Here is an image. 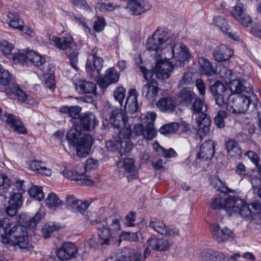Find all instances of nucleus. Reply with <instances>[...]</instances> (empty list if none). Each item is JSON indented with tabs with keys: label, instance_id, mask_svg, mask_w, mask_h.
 I'll return each mask as SVG.
<instances>
[{
	"label": "nucleus",
	"instance_id": "a878e982",
	"mask_svg": "<svg viewBox=\"0 0 261 261\" xmlns=\"http://www.w3.org/2000/svg\"><path fill=\"white\" fill-rule=\"evenodd\" d=\"M159 89L158 82L155 80H151L142 87V95L148 99L152 100L156 96Z\"/></svg>",
	"mask_w": 261,
	"mask_h": 261
},
{
	"label": "nucleus",
	"instance_id": "4d7b16f0",
	"mask_svg": "<svg viewBox=\"0 0 261 261\" xmlns=\"http://www.w3.org/2000/svg\"><path fill=\"white\" fill-rule=\"evenodd\" d=\"M140 254H135L133 256H127L125 254L121 253L117 256L114 261H140Z\"/></svg>",
	"mask_w": 261,
	"mask_h": 261
},
{
	"label": "nucleus",
	"instance_id": "f257e3e1",
	"mask_svg": "<svg viewBox=\"0 0 261 261\" xmlns=\"http://www.w3.org/2000/svg\"><path fill=\"white\" fill-rule=\"evenodd\" d=\"M121 218L119 217H109L106 220L97 224L98 241L91 238L87 241L86 246L92 249H104L113 244L115 239L120 231V224Z\"/></svg>",
	"mask_w": 261,
	"mask_h": 261
},
{
	"label": "nucleus",
	"instance_id": "774afa93",
	"mask_svg": "<svg viewBox=\"0 0 261 261\" xmlns=\"http://www.w3.org/2000/svg\"><path fill=\"white\" fill-rule=\"evenodd\" d=\"M98 165L97 161H95L93 159H88L86 161V164L84 166L85 170L86 172L95 169Z\"/></svg>",
	"mask_w": 261,
	"mask_h": 261
},
{
	"label": "nucleus",
	"instance_id": "dca6fc26",
	"mask_svg": "<svg viewBox=\"0 0 261 261\" xmlns=\"http://www.w3.org/2000/svg\"><path fill=\"white\" fill-rule=\"evenodd\" d=\"M75 88L81 94H89L91 95L90 97H88L87 102L92 101L93 96L96 95V85L93 82L84 80H79L75 84Z\"/></svg>",
	"mask_w": 261,
	"mask_h": 261
},
{
	"label": "nucleus",
	"instance_id": "6ab92c4d",
	"mask_svg": "<svg viewBox=\"0 0 261 261\" xmlns=\"http://www.w3.org/2000/svg\"><path fill=\"white\" fill-rule=\"evenodd\" d=\"M71 47L68 58L69 60V63L71 66L75 70H78L77 63H78V55L79 52L77 50V47L73 41L72 37L70 34H66V49L67 48Z\"/></svg>",
	"mask_w": 261,
	"mask_h": 261
},
{
	"label": "nucleus",
	"instance_id": "4468645a",
	"mask_svg": "<svg viewBox=\"0 0 261 261\" xmlns=\"http://www.w3.org/2000/svg\"><path fill=\"white\" fill-rule=\"evenodd\" d=\"M216 184V187H218L217 190L221 191L222 193L212 199L211 206L214 210L225 209V203L227 198L226 193L230 192V190L223 184L220 179H217Z\"/></svg>",
	"mask_w": 261,
	"mask_h": 261
},
{
	"label": "nucleus",
	"instance_id": "052dcab7",
	"mask_svg": "<svg viewBox=\"0 0 261 261\" xmlns=\"http://www.w3.org/2000/svg\"><path fill=\"white\" fill-rule=\"evenodd\" d=\"M72 4L80 9L91 11V8L85 0H70Z\"/></svg>",
	"mask_w": 261,
	"mask_h": 261
},
{
	"label": "nucleus",
	"instance_id": "f03ea898",
	"mask_svg": "<svg viewBox=\"0 0 261 261\" xmlns=\"http://www.w3.org/2000/svg\"><path fill=\"white\" fill-rule=\"evenodd\" d=\"M174 35L165 28H158L153 33L152 37L148 39L146 48L150 52H153L155 58L161 57L165 48L173 45L175 41Z\"/></svg>",
	"mask_w": 261,
	"mask_h": 261
},
{
	"label": "nucleus",
	"instance_id": "1a4fd4ad",
	"mask_svg": "<svg viewBox=\"0 0 261 261\" xmlns=\"http://www.w3.org/2000/svg\"><path fill=\"white\" fill-rule=\"evenodd\" d=\"M149 226L155 231L166 237H174L179 235V230L170 228L167 226L164 221L156 218H151Z\"/></svg>",
	"mask_w": 261,
	"mask_h": 261
},
{
	"label": "nucleus",
	"instance_id": "37998d69",
	"mask_svg": "<svg viewBox=\"0 0 261 261\" xmlns=\"http://www.w3.org/2000/svg\"><path fill=\"white\" fill-rule=\"evenodd\" d=\"M229 83V89L232 93L240 94L245 91L246 87L240 80H232Z\"/></svg>",
	"mask_w": 261,
	"mask_h": 261
},
{
	"label": "nucleus",
	"instance_id": "0e129e2a",
	"mask_svg": "<svg viewBox=\"0 0 261 261\" xmlns=\"http://www.w3.org/2000/svg\"><path fill=\"white\" fill-rule=\"evenodd\" d=\"M245 155L250 159L256 167L258 166L260 159L257 153L253 151L249 150L246 152Z\"/></svg>",
	"mask_w": 261,
	"mask_h": 261
},
{
	"label": "nucleus",
	"instance_id": "ea45409f",
	"mask_svg": "<svg viewBox=\"0 0 261 261\" xmlns=\"http://www.w3.org/2000/svg\"><path fill=\"white\" fill-rule=\"evenodd\" d=\"M62 228L60 224L55 222L46 223L42 228L41 232L42 236L45 239L50 237L51 233L55 231L59 230Z\"/></svg>",
	"mask_w": 261,
	"mask_h": 261
},
{
	"label": "nucleus",
	"instance_id": "bf43d9fd",
	"mask_svg": "<svg viewBox=\"0 0 261 261\" xmlns=\"http://www.w3.org/2000/svg\"><path fill=\"white\" fill-rule=\"evenodd\" d=\"M66 109H67L68 114L70 117L73 119H78L80 117V113L81 111L80 107L76 106L68 107L66 106Z\"/></svg>",
	"mask_w": 261,
	"mask_h": 261
},
{
	"label": "nucleus",
	"instance_id": "6e6d98bb",
	"mask_svg": "<svg viewBox=\"0 0 261 261\" xmlns=\"http://www.w3.org/2000/svg\"><path fill=\"white\" fill-rule=\"evenodd\" d=\"M120 145L119 137L118 139L113 138L106 142V146L107 149L111 152L117 151Z\"/></svg>",
	"mask_w": 261,
	"mask_h": 261
},
{
	"label": "nucleus",
	"instance_id": "de8ad7c7",
	"mask_svg": "<svg viewBox=\"0 0 261 261\" xmlns=\"http://www.w3.org/2000/svg\"><path fill=\"white\" fill-rule=\"evenodd\" d=\"M29 195L38 201H41L44 198L42 187L34 186L28 191Z\"/></svg>",
	"mask_w": 261,
	"mask_h": 261
},
{
	"label": "nucleus",
	"instance_id": "9b49d317",
	"mask_svg": "<svg viewBox=\"0 0 261 261\" xmlns=\"http://www.w3.org/2000/svg\"><path fill=\"white\" fill-rule=\"evenodd\" d=\"M233 18L245 27H248L252 22V19L247 13L246 8L241 3H237L231 10Z\"/></svg>",
	"mask_w": 261,
	"mask_h": 261
},
{
	"label": "nucleus",
	"instance_id": "e2e57ef3",
	"mask_svg": "<svg viewBox=\"0 0 261 261\" xmlns=\"http://www.w3.org/2000/svg\"><path fill=\"white\" fill-rule=\"evenodd\" d=\"M51 41L54 42L55 45L60 49H65V38L58 37L57 36H53Z\"/></svg>",
	"mask_w": 261,
	"mask_h": 261
},
{
	"label": "nucleus",
	"instance_id": "72a5a7b5",
	"mask_svg": "<svg viewBox=\"0 0 261 261\" xmlns=\"http://www.w3.org/2000/svg\"><path fill=\"white\" fill-rule=\"evenodd\" d=\"M77 248L72 243L66 242V261H81Z\"/></svg>",
	"mask_w": 261,
	"mask_h": 261
},
{
	"label": "nucleus",
	"instance_id": "0eeeda50",
	"mask_svg": "<svg viewBox=\"0 0 261 261\" xmlns=\"http://www.w3.org/2000/svg\"><path fill=\"white\" fill-rule=\"evenodd\" d=\"M227 197L225 203V210L228 214H237L244 218L250 215L251 211L249 206L241 199L227 194Z\"/></svg>",
	"mask_w": 261,
	"mask_h": 261
},
{
	"label": "nucleus",
	"instance_id": "a19ab883",
	"mask_svg": "<svg viewBox=\"0 0 261 261\" xmlns=\"http://www.w3.org/2000/svg\"><path fill=\"white\" fill-rule=\"evenodd\" d=\"M46 204L51 210H55L60 208L63 204L57 195L53 193L49 194L46 199Z\"/></svg>",
	"mask_w": 261,
	"mask_h": 261
},
{
	"label": "nucleus",
	"instance_id": "f8f14e48",
	"mask_svg": "<svg viewBox=\"0 0 261 261\" xmlns=\"http://www.w3.org/2000/svg\"><path fill=\"white\" fill-rule=\"evenodd\" d=\"M129 121L128 115L119 109L114 110L109 118L110 123L114 128L119 129L123 126L124 128H130Z\"/></svg>",
	"mask_w": 261,
	"mask_h": 261
},
{
	"label": "nucleus",
	"instance_id": "ddd939ff",
	"mask_svg": "<svg viewBox=\"0 0 261 261\" xmlns=\"http://www.w3.org/2000/svg\"><path fill=\"white\" fill-rule=\"evenodd\" d=\"M132 134V129L128 127L121 129L119 133L118 153L121 155L128 153L133 148V143L130 140Z\"/></svg>",
	"mask_w": 261,
	"mask_h": 261
},
{
	"label": "nucleus",
	"instance_id": "a18cd8bd",
	"mask_svg": "<svg viewBox=\"0 0 261 261\" xmlns=\"http://www.w3.org/2000/svg\"><path fill=\"white\" fill-rule=\"evenodd\" d=\"M179 125L178 123L172 122L165 124L159 129V132L164 135L175 133L179 128Z\"/></svg>",
	"mask_w": 261,
	"mask_h": 261
},
{
	"label": "nucleus",
	"instance_id": "5fc2aeb1",
	"mask_svg": "<svg viewBox=\"0 0 261 261\" xmlns=\"http://www.w3.org/2000/svg\"><path fill=\"white\" fill-rule=\"evenodd\" d=\"M13 48V44L6 40H0V51L3 54L5 55H10Z\"/></svg>",
	"mask_w": 261,
	"mask_h": 261
},
{
	"label": "nucleus",
	"instance_id": "7c9ffc66",
	"mask_svg": "<svg viewBox=\"0 0 261 261\" xmlns=\"http://www.w3.org/2000/svg\"><path fill=\"white\" fill-rule=\"evenodd\" d=\"M3 21L6 22L8 25L14 29H20L21 25L24 24L23 20L15 13H8L5 17H4Z\"/></svg>",
	"mask_w": 261,
	"mask_h": 261
},
{
	"label": "nucleus",
	"instance_id": "412c9836",
	"mask_svg": "<svg viewBox=\"0 0 261 261\" xmlns=\"http://www.w3.org/2000/svg\"><path fill=\"white\" fill-rule=\"evenodd\" d=\"M120 74L114 68H110L106 71L103 77L97 81L98 85L102 88H106L110 85L118 82Z\"/></svg>",
	"mask_w": 261,
	"mask_h": 261
},
{
	"label": "nucleus",
	"instance_id": "f3484780",
	"mask_svg": "<svg viewBox=\"0 0 261 261\" xmlns=\"http://www.w3.org/2000/svg\"><path fill=\"white\" fill-rule=\"evenodd\" d=\"M170 49L172 54L171 57L179 61L180 65H181V63L187 61L190 56L188 48L184 44L176 43L174 41Z\"/></svg>",
	"mask_w": 261,
	"mask_h": 261
},
{
	"label": "nucleus",
	"instance_id": "58836bf2",
	"mask_svg": "<svg viewBox=\"0 0 261 261\" xmlns=\"http://www.w3.org/2000/svg\"><path fill=\"white\" fill-rule=\"evenodd\" d=\"M66 178L71 180H83L84 184L88 186L92 185V181L85 175L84 173H79L75 171L68 170L66 171Z\"/></svg>",
	"mask_w": 261,
	"mask_h": 261
},
{
	"label": "nucleus",
	"instance_id": "8fccbe9b",
	"mask_svg": "<svg viewBox=\"0 0 261 261\" xmlns=\"http://www.w3.org/2000/svg\"><path fill=\"white\" fill-rule=\"evenodd\" d=\"M219 76L226 83H229L232 79V72L231 70L222 66L219 72Z\"/></svg>",
	"mask_w": 261,
	"mask_h": 261
},
{
	"label": "nucleus",
	"instance_id": "6e6552de",
	"mask_svg": "<svg viewBox=\"0 0 261 261\" xmlns=\"http://www.w3.org/2000/svg\"><path fill=\"white\" fill-rule=\"evenodd\" d=\"M210 90L215 96L216 104L220 107L226 106V108L228 102H226V99L231 95H229L226 87L220 82H216L211 86Z\"/></svg>",
	"mask_w": 261,
	"mask_h": 261
},
{
	"label": "nucleus",
	"instance_id": "9d476101",
	"mask_svg": "<svg viewBox=\"0 0 261 261\" xmlns=\"http://www.w3.org/2000/svg\"><path fill=\"white\" fill-rule=\"evenodd\" d=\"M66 206L68 209L75 213H79L85 217V219L90 220L87 210L89 206V203L86 201L76 199L73 196L66 197Z\"/></svg>",
	"mask_w": 261,
	"mask_h": 261
},
{
	"label": "nucleus",
	"instance_id": "20e7f679",
	"mask_svg": "<svg viewBox=\"0 0 261 261\" xmlns=\"http://www.w3.org/2000/svg\"><path fill=\"white\" fill-rule=\"evenodd\" d=\"M207 109V106L204 100L200 97L195 98L191 110L193 115L199 114L196 121L198 127L197 134L201 140L210 130L211 120L210 116L205 113Z\"/></svg>",
	"mask_w": 261,
	"mask_h": 261
},
{
	"label": "nucleus",
	"instance_id": "09e8293b",
	"mask_svg": "<svg viewBox=\"0 0 261 261\" xmlns=\"http://www.w3.org/2000/svg\"><path fill=\"white\" fill-rule=\"evenodd\" d=\"M8 203L19 208L22 205V197L21 193H14L11 195Z\"/></svg>",
	"mask_w": 261,
	"mask_h": 261
},
{
	"label": "nucleus",
	"instance_id": "4be33fe9",
	"mask_svg": "<svg viewBox=\"0 0 261 261\" xmlns=\"http://www.w3.org/2000/svg\"><path fill=\"white\" fill-rule=\"evenodd\" d=\"M215 143L212 140L205 141L200 146L196 159L202 161L211 159L215 154Z\"/></svg>",
	"mask_w": 261,
	"mask_h": 261
},
{
	"label": "nucleus",
	"instance_id": "c85d7f7f",
	"mask_svg": "<svg viewBox=\"0 0 261 261\" xmlns=\"http://www.w3.org/2000/svg\"><path fill=\"white\" fill-rule=\"evenodd\" d=\"M80 123L86 130H92L98 124V121L92 113H86L80 118Z\"/></svg>",
	"mask_w": 261,
	"mask_h": 261
},
{
	"label": "nucleus",
	"instance_id": "a211bd4d",
	"mask_svg": "<svg viewBox=\"0 0 261 261\" xmlns=\"http://www.w3.org/2000/svg\"><path fill=\"white\" fill-rule=\"evenodd\" d=\"M172 243L170 240L152 236L147 240L146 245H148L152 250L165 251L170 248Z\"/></svg>",
	"mask_w": 261,
	"mask_h": 261
},
{
	"label": "nucleus",
	"instance_id": "393cba45",
	"mask_svg": "<svg viewBox=\"0 0 261 261\" xmlns=\"http://www.w3.org/2000/svg\"><path fill=\"white\" fill-rule=\"evenodd\" d=\"M133 132L137 136H142L147 140H152L156 135V130L150 126H144L142 124H137L133 128Z\"/></svg>",
	"mask_w": 261,
	"mask_h": 261
},
{
	"label": "nucleus",
	"instance_id": "473e14b6",
	"mask_svg": "<svg viewBox=\"0 0 261 261\" xmlns=\"http://www.w3.org/2000/svg\"><path fill=\"white\" fill-rule=\"evenodd\" d=\"M225 145L229 155L236 158L241 157L242 154V149L236 141L229 139L226 141Z\"/></svg>",
	"mask_w": 261,
	"mask_h": 261
},
{
	"label": "nucleus",
	"instance_id": "c9c22d12",
	"mask_svg": "<svg viewBox=\"0 0 261 261\" xmlns=\"http://www.w3.org/2000/svg\"><path fill=\"white\" fill-rule=\"evenodd\" d=\"M43 212L41 210H39L32 218L29 219V220L25 221L24 219H23V218L26 217V215L23 214L20 215L19 216V222L25 223L27 227L30 228H33L41 220L43 217Z\"/></svg>",
	"mask_w": 261,
	"mask_h": 261
},
{
	"label": "nucleus",
	"instance_id": "2f4dec72",
	"mask_svg": "<svg viewBox=\"0 0 261 261\" xmlns=\"http://www.w3.org/2000/svg\"><path fill=\"white\" fill-rule=\"evenodd\" d=\"M122 168L124 169L125 174H130L126 175L129 181L137 177L135 161L132 158H125L124 159Z\"/></svg>",
	"mask_w": 261,
	"mask_h": 261
},
{
	"label": "nucleus",
	"instance_id": "4c0bfd02",
	"mask_svg": "<svg viewBox=\"0 0 261 261\" xmlns=\"http://www.w3.org/2000/svg\"><path fill=\"white\" fill-rule=\"evenodd\" d=\"M198 63L200 65L199 70L202 73L207 75H213L216 73V69L207 59L203 57L199 58Z\"/></svg>",
	"mask_w": 261,
	"mask_h": 261
},
{
	"label": "nucleus",
	"instance_id": "e433bc0d",
	"mask_svg": "<svg viewBox=\"0 0 261 261\" xmlns=\"http://www.w3.org/2000/svg\"><path fill=\"white\" fill-rule=\"evenodd\" d=\"M177 97L182 104L189 106L195 97V94L190 89L184 88L179 92Z\"/></svg>",
	"mask_w": 261,
	"mask_h": 261
},
{
	"label": "nucleus",
	"instance_id": "7ed1b4c3",
	"mask_svg": "<svg viewBox=\"0 0 261 261\" xmlns=\"http://www.w3.org/2000/svg\"><path fill=\"white\" fill-rule=\"evenodd\" d=\"M81 127L79 125H74L66 134V139L69 144L75 147L76 154L80 158H85L90 153L93 140L88 134L84 135L80 140Z\"/></svg>",
	"mask_w": 261,
	"mask_h": 261
},
{
	"label": "nucleus",
	"instance_id": "2eb2a0df",
	"mask_svg": "<svg viewBox=\"0 0 261 261\" xmlns=\"http://www.w3.org/2000/svg\"><path fill=\"white\" fill-rule=\"evenodd\" d=\"M174 68V65L165 57L164 60L157 62L155 65L156 77L160 80L168 79Z\"/></svg>",
	"mask_w": 261,
	"mask_h": 261
},
{
	"label": "nucleus",
	"instance_id": "423d86ee",
	"mask_svg": "<svg viewBox=\"0 0 261 261\" xmlns=\"http://www.w3.org/2000/svg\"><path fill=\"white\" fill-rule=\"evenodd\" d=\"M247 95H231L229 96L226 109L233 114H241L245 112L248 109L251 101L252 93L248 92Z\"/></svg>",
	"mask_w": 261,
	"mask_h": 261
},
{
	"label": "nucleus",
	"instance_id": "f704fd0d",
	"mask_svg": "<svg viewBox=\"0 0 261 261\" xmlns=\"http://www.w3.org/2000/svg\"><path fill=\"white\" fill-rule=\"evenodd\" d=\"M9 244L17 245L21 249L28 248L29 246V240L26 228L16 237L15 240H12Z\"/></svg>",
	"mask_w": 261,
	"mask_h": 261
},
{
	"label": "nucleus",
	"instance_id": "864d4df0",
	"mask_svg": "<svg viewBox=\"0 0 261 261\" xmlns=\"http://www.w3.org/2000/svg\"><path fill=\"white\" fill-rule=\"evenodd\" d=\"M214 21L215 24L219 27L223 32L225 33L230 30L227 25V22L223 17L217 16L214 18Z\"/></svg>",
	"mask_w": 261,
	"mask_h": 261
},
{
	"label": "nucleus",
	"instance_id": "3c124183",
	"mask_svg": "<svg viewBox=\"0 0 261 261\" xmlns=\"http://www.w3.org/2000/svg\"><path fill=\"white\" fill-rule=\"evenodd\" d=\"M227 113L224 111H219L215 118V123L219 128L225 126L224 119L227 117Z\"/></svg>",
	"mask_w": 261,
	"mask_h": 261
},
{
	"label": "nucleus",
	"instance_id": "338daca9",
	"mask_svg": "<svg viewBox=\"0 0 261 261\" xmlns=\"http://www.w3.org/2000/svg\"><path fill=\"white\" fill-rule=\"evenodd\" d=\"M11 185L9 178L3 173H0V189H7Z\"/></svg>",
	"mask_w": 261,
	"mask_h": 261
},
{
	"label": "nucleus",
	"instance_id": "bb28decb",
	"mask_svg": "<svg viewBox=\"0 0 261 261\" xmlns=\"http://www.w3.org/2000/svg\"><path fill=\"white\" fill-rule=\"evenodd\" d=\"M213 54L216 61L221 62L228 60L232 55L233 51L226 45L221 44L216 47Z\"/></svg>",
	"mask_w": 261,
	"mask_h": 261
},
{
	"label": "nucleus",
	"instance_id": "c756f323",
	"mask_svg": "<svg viewBox=\"0 0 261 261\" xmlns=\"http://www.w3.org/2000/svg\"><path fill=\"white\" fill-rule=\"evenodd\" d=\"M138 93L135 89H131L128 91V96L127 97L125 102V109H126V106L129 112L132 113H135L138 112L139 110V105L137 101Z\"/></svg>",
	"mask_w": 261,
	"mask_h": 261
},
{
	"label": "nucleus",
	"instance_id": "603ef678",
	"mask_svg": "<svg viewBox=\"0 0 261 261\" xmlns=\"http://www.w3.org/2000/svg\"><path fill=\"white\" fill-rule=\"evenodd\" d=\"M126 90L123 87H117L114 91L115 99L122 106L125 97Z\"/></svg>",
	"mask_w": 261,
	"mask_h": 261
},
{
	"label": "nucleus",
	"instance_id": "680f3d73",
	"mask_svg": "<svg viewBox=\"0 0 261 261\" xmlns=\"http://www.w3.org/2000/svg\"><path fill=\"white\" fill-rule=\"evenodd\" d=\"M214 250L207 249L200 253L199 257L201 261H213Z\"/></svg>",
	"mask_w": 261,
	"mask_h": 261
},
{
	"label": "nucleus",
	"instance_id": "39448f33",
	"mask_svg": "<svg viewBox=\"0 0 261 261\" xmlns=\"http://www.w3.org/2000/svg\"><path fill=\"white\" fill-rule=\"evenodd\" d=\"M25 228L21 225H13L7 218L0 220V238L3 243L9 244Z\"/></svg>",
	"mask_w": 261,
	"mask_h": 261
},
{
	"label": "nucleus",
	"instance_id": "cd10ccee",
	"mask_svg": "<svg viewBox=\"0 0 261 261\" xmlns=\"http://www.w3.org/2000/svg\"><path fill=\"white\" fill-rule=\"evenodd\" d=\"M156 105L161 112L171 113L175 110L176 102L171 97H164L158 100Z\"/></svg>",
	"mask_w": 261,
	"mask_h": 261
},
{
	"label": "nucleus",
	"instance_id": "49530a36",
	"mask_svg": "<svg viewBox=\"0 0 261 261\" xmlns=\"http://www.w3.org/2000/svg\"><path fill=\"white\" fill-rule=\"evenodd\" d=\"M12 81V77L9 72L7 70L3 69L1 65H0V85L4 86H9Z\"/></svg>",
	"mask_w": 261,
	"mask_h": 261
},
{
	"label": "nucleus",
	"instance_id": "5701e85b",
	"mask_svg": "<svg viewBox=\"0 0 261 261\" xmlns=\"http://www.w3.org/2000/svg\"><path fill=\"white\" fill-rule=\"evenodd\" d=\"M88 59L86 65L87 73L91 77H97L100 75V71L103 67V60L100 58H95L92 60Z\"/></svg>",
	"mask_w": 261,
	"mask_h": 261
},
{
	"label": "nucleus",
	"instance_id": "79ce46f5",
	"mask_svg": "<svg viewBox=\"0 0 261 261\" xmlns=\"http://www.w3.org/2000/svg\"><path fill=\"white\" fill-rule=\"evenodd\" d=\"M28 58L29 60L35 66H40L45 62V58L34 50L28 51Z\"/></svg>",
	"mask_w": 261,
	"mask_h": 261
},
{
	"label": "nucleus",
	"instance_id": "b1692460",
	"mask_svg": "<svg viewBox=\"0 0 261 261\" xmlns=\"http://www.w3.org/2000/svg\"><path fill=\"white\" fill-rule=\"evenodd\" d=\"M150 5L144 0H129L126 8L133 15H139L150 8Z\"/></svg>",
	"mask_w": 261,
	"mask_h": 261
},
{
	"label": "nucleus",
	"instance_id": "13d9d810",
	"mask_svg": "<svg viewBox=\"0 0 261 261\" xmlns=\"http://www.w3.org/2000/svg\"><path fill=\"white\" fill-rule=\"evenodd\" d=\"M11 92L14 93L17 97L18 100L22 102H24L27 98V94L21 90L17 86H14L13 88H10Z\"/></svg>",
	"mask_w": 261,
	"mask_h": 261
},
{
	"label": "nucleus",
	"instance_id": "c03bdc74",
	"mask_svg": "<svg viewBox=\"0 0 261 261\" xmlns=\"http://www.w3.org/2000/svg\"><path fill=\"white\" fill-rule=\"evenodd\" d=\"M12 60L16 64L24 65L28 63L29 58H28V51L24 53L23 51L18 50L13 54Z\"/></svg>",
	"mask_w": 261,
	"mask_h": 261
},
{
	"label": "nucleus",
	"instance_id": "69168bd1",
	"mask_svg": "<svg viewBox=\"0 0 261 261\" xmlns=\"http://www.w3.org/2000/svg\"><path fill=\"white\" fill-rule=\"evenodd\" d=\"M44 87L46 88L51 89L55 85V81L54 75L51 74H46L45 77Z\"/></svg>",
	"mask_w": 261,
	"mask_h": 261
},
{
	"label": "nucleus",
	"instance_id": "aec40b11",
	"mask_svg": "<svg viewBox=\"0 0 261 261\" xmlns=\"http://www.w3.org/2000/svg\"><path fill=\"white\" fill-rule=\"evenodd\" d=\"M213 236L218 243L231 241L233 238L232 231L227 227L223 228L217 224L213 226Z\"/></svg>",
	"mask_w": 261,
	"mask_h": 261
}]
</instances>
